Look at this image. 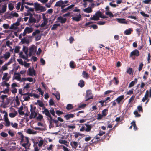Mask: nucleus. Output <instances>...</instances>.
<instances>
[{"mask_svg": "<svg viewBox=\"0 0 151 151\" xmlns=\"http://www.w3.org/2000/svg\"><path fill=\"white\" fill-rule=\"evenodd\" d=\"M26 132L27 133L29 134H35L36 133V132L30 129H27Z\"/></svg>", "mask_w": 151, "mask_h": 151, "instance_id": "nucleus-24", "label": "nucleus"}, {"mask_svg": "<svg viewBox=\"0 0 151 151\" xmlns=\"http://www.w3.org/2000/svg\"><path fill=\"white\" fill-rule=\"evenodd\" d=\"M91 19L93 20H98L99 19V18L98 16H97L95 14L93 15L92 17H91Z\"/></svg>", "mask_w": 151, "mask_h": 151, "instance_id": "nucleus-32", "label": "nucleus"}, {"mask_svg": "<svg viewBox=\"0 0 151 151\" xmlns=\"http://www.w3.org/2000/svg\"><path fill=\"white\" fill-rule=\"evenodd\" d=\"M137 109L138 111L139 112H143V109L142 106H137Z\"/></svg>", "mask_w": 151, "mask_h": 151, "instance_id": "nucleus-64", "label": "nucleus"}, {"mask_svg": "<svg viewBox=\"0 0 151 151\" xmlns=\"http://www.w3.org/2000/svg\"><path fill=\"white\" fill-rule=\"evenodd\" d=\"M75 116V115L73 114H68L65 115L64 117L66 118L67 120H68L69 119L73 118Z\"/></svg>", "mask_w": 151, "mask_h": 151, "instance_id": "nucleus-18", "label": "nucleus"}, {"mask_svg": "<svg viewBox=\"0 0 151 151\" xmlns=\"http://www.w3.org/2000/svg\"><path fill=\"white\" fill-rule=\"evenodd\" d=\"M40 31L39 30H36L32 34V36H35L37 34H39L40 33Z\"/></svg>", "mask_w": 151, "mask_h": 151, "instance_id": "nucleus-57", "label": "nucleus"}, {"mask_svg": "<svg viewBox=\"0 0 151 151\" xmlns=\"http://www.w3.org/2000/svg\"><path fill=\"white\" fill-rule=\"evenodd\" d=\"M3 113L4 114V121L8 120L9 119L8 117V114L7 112L5 111H3Z\"/></svg>", "mask_w": 151, "mask_h": 151, "instance_id": "nucleus-31", "label": "nucleus"}, {"mask_svg": "<svg viewBox=\"0 0 151 151\" xmlns=\"http://www.w3.org/2000/svg\"><path fill=\"white\" fill-rule=\"evenodd\" d=\"M59 142L60 144H63L65 145L66 146H68V142L65 140H63L62 139H59Z\"/></svg>", "mask_w": 151, "mask_h": 151, "instance_id": "nucleus-21", "label": "nucleus"}, {"mask_svg": "<svg viewBox=\"0 0 151 151\" xmlns=\"http://www.w3.org/2000/svg\"><path fill=\"white\" fill-rule=\"evenodd\" d=\"M85 98L86 99V101H88L90 99L93 98V96L91 90H88L86 91V94Z\"/></svg>", "mask_w": 151, "mask_h": 151, "instance_id": "nucleus-4", "label": "nucleus"}, {"mask_svg": "<svg viewBox=\"0 0 151 151\" xmlns=\"http://www.w3.org/2000/svg\"><path fill=\"white\" fill-rule=\"evenodd\" d=\"M18 27H17L15 26L14 24V23L11 25L10 27H9V29H13L14 30L17 29Z\"/></svg>", "mask_w": 151, "mask_h": 151, "instance_id": "nucleus-50", "label": "nucleus"}, {"mask_svg": "<svg viewBox=\"0 0 151 151\" xmlns=\"http://www.w3.org/2000/svg\"><path fill=\"white\" fill-rule=\"evenodd\" d=\"M34 45H33L32 46L30 47L29 48V56H31L32 55L33 53L35 52L34 51Z\"/></svg>", "mask_w": 151, "mask_h": 151, "instance_id": "nucleus-12", "label": "nucleus"}, {"mask_svg": "<svg viewBox=\"0 0 151 151\" xmlns=\"http://www.w3.org/2000/svg\"><path fill=\"white\" fill-rule=\"evenodd\" d=\"M8 96L6 95H2L0 97V98L2 100V101H4V99L5 98L7 97Z\"/></svg>", "mask_w": 151, "mask_h": 151, "instance_id": "nucleus-54", "label": "nucleus"}, {"mask_svg": "<svg viewBox=\"0 0 151 151\" xmlns=\"http://www.w3.org/2000/svg\"><path fill=\"white\" fill-rule=\"evenodd\" d=\"M71 145L72 147L76 149L78 147V143L76 141L71 142Z\"/></svg>", "mask_w": 151, "mask_h": 151, "instance_id": "nucleus-23", "label": "nucleus"}, {"mask_svg": "<svg viewBox=\"0 0 151 151\" xmlns=\"http://www.w3.org/2000/svg\"><path fill=\"white\" fill-rule=\"evenodd\" d=\"M8 8L9 9L10 11L12 10L14 8V6L12 3H10L9 4Z\"/></svg>", "mask_w": 151, "mask_h": 151, "instance_id": "nucleus-56", "label": "nucleus"}, {"mask_svg": "<svg viewBox=\"0 0 151 151\" xmlns=\"http://www.w3.org/2000/svg\"><path fill=\"white\" fill-rule=\"evenodd\" d=\"M38 116L36 117V119L38 121H41L43 119V116L41 114L38 113L37 114Z\"/></svg>", "mask_w": 151, "mask_h": 151, "instance_id": "nucleus-30", "label": "nucleus"}, {"mask_svg": "<svg viewBox=\"0 0 151 151\" xmlns=\"http://www.w3.org/2000/svg\"><path fill=\"white\" fill-rule=\"evenodd\" d=\"M116 19L117 20L118 22L120 23L123 24H127V22H126V20L124 18H116Z\"/></svg>", "mask_w": 151, "mask_h": 151, "instance_id": "nucleus-13", "label": "nucleus"}, {"mask_svg": "<svg viewBox=\"0 0 151 151\" xmlns=\"http://www.w3.org/2000/svg\"><path fill=\"white\" fill-rule=\"evenodd\" d=\"M132 31V29H127L124 32V33L126 35H129L131 34Z\"/></svg>", "mask_w": 151, "mask_h": 151, "instance_id": "nucleus-34", "label": "nucleus"}, {"mask_svg": "<svg viewBox=\"0 0 151 151\" xmlns=\"http://www.w3.org/2000/svg\"><path fill=\"white\" fill-rule=\"evenodd\" d=\"M85 125L86 127L85 131L87 132H90L91 129L92 128L93 125L91 124H85Z\"/></svg>", "mask_w": 151, "mask_h": 151, "instance_id": "nucleus-10", "label": "nucleus"}, {"mask_svg": "<svg viewBox=\"0 0 151 151\" xmlns=\"http://www.w3.org/2000/svg\"><path fill=\"white\" fill-rule=\"evenodd\" d=\"M81 16L80 14H79L77 17H74L72 18L73 21L78 22L81 20Z\"/></svg>", "mask_w": 151, "mask_h": 151, "instance_id": "nucleus-11", "label": "nucleus"}, {"mask_svg": "<svg viewBox=\"0 0 151 151\" xmlns=\"http://www.w3.org/2000/svg\"><path fill=\"white\" fill-rule=\"evenodd\" d=\"M149 91L148 90H147L146 91L145 94V95L144 97H143L142 99V101L143 102H144L146 100H147L148 97V95H149Z\"/></svg>", "mask_w": 151, "mask_h": 151, "instance_id": "nucleus-16", "label": "nucleus"}, {"mask_svg": "<svg viewBox=\"0 0 151 151\" xmlns=\"http://www.w3.org/2000/svg\"><path fill=\"white\" fill-rule=\"evenodd\" d=\"M7 6L6 4L4 5L2 7L1 11L2 13L5 12L6 10Z\"/></svg>", "mask_w": 151, "mask_h": 151, "instance_id": "nucleus-35", "label": "nucleus"}, {"mask_svg": "<svg viewBox=\"0 0 151 151\" xmlns=\"http://www.w3.org/2000/svg\"><path fill=\"white\" fill-rule=\"evenodd\" d=\"M30 106L31 108V114L29 116V119H31L32 118H35L37 115V114L35 112L36 109V107L35 106L33 108V106L32 104L30 105Z\"/></svg>", "mask_w": 151, "mask_h": 151, "instance_id": "nucleus-2", "label": "nucleus"}, {"mask_svg": "<svg viewBox=\"0 0 151 151\" xmlns=\"http://www.w3.org/2000/svg\"><path fill=\"white\" fill-rule=\"evenodd\" d=\"M140 55L139 51L137 49H135L131 52L129 55V57L132 58V60L136 59V57L139 56Z\"/></svg>", "mask_w": 151, "mask_h": 151, "instance_id": "nucleus-1", "label": "nucleus"}, {"mask_svg": "<svg viewBox=\"0 0 151 151\" xmlns=\"http://www.w3.org/2000/svg\"><path fill=\"white\" fill-rule=\"evenodd\" d=\"M83 77L86 79H88L89 78L88 74L85 71H83L82 73Z\"/></svg>", "mask_w": 151, "mask_h": 151, "instance_id": "nucleus-29", "label": "nucleus"}, {"mask_svg": "<svg viewBox=\"0 0 151 151\" xmlns=\"http://www.w3.org/2000/svg\"><path fill=\"white\" fill-rule=\"evenodd\" d=\"M0 135L3 137H6L8 136V134L7 133L3 132H2L1 133Z\"/></svg>", "mask_w": 151, "mask_h": 151, "instance_id": "nucleus-41", "label": "nucleus"}, {"mask_svg": "<svg viewBox=\"0 0 151 151\" xmlns=\"http://www.w3.org/2000/svg\"><path fill=\"white\" fill-rule=\"evenodd\" d=\"M74 62L73 61H71L70 63V67L73 68H74L75 67L74 66Z\"/></svg>", "mask_w": 151, "mask_h": 151, "instance_id": "nucleus-63", "label": "nucleus"}, {"mask_svg": "<svg viewBox=\"0 0 151 151\" xmlns=\"http://www.w3.org/2000/svg\"><path fill=\"white\" fill-rule=\"evenodd\" d=\"M63 4V1L62 0H60L56 2L54 6L56 7H61V5Z\"/></svg>", "mask_w": 151, "mask_h": 151, "instance_id": "nucleus-17", "label": "nucleus"}, {"mask_svg": "<svg viewBox=\"0 0 151 151\" xmlns=\"http://www.w3.org/2000/svg\"><path fill=\"white\" fill-rule=\"evenodd\" d=\"M37 102L38 104V105L39 106L41 107H43L44 106V104L43 103V102L42 101H41L40 100H37Z\"/></svg>", "mask_w": 151, "mask_h": 151, "instance_id": "nucleus-46", "label": "nucleus"}, {"mask_svg": "<svg viewBox=\"0 0 151 151\" xmlns=\"http://www.w3.org/2000/svg\"><path fill=\"white\" fill-rule=\"evenodd\" d=\"M36 21V19L35 18L33 17L32 14H31L28 20L29 22L30 23H35Z\"/></svg>", "mask_w": 151, "mask_h": 151, "instance_id": "nucleus-9", "label": "nucleus"}, {"mask_svg": "<svg viewBox=\"0 0 151 151\" xmlns=\"http://www.w3.org/2000/svg\"><path fill=\"white\" fill-rule=\"evenodd\" d=\"M124 95H122L118 97L116 99L115 101H116L118 104H122L123 103V101L122 102L124 98Z\"/></svg>", "mask_w": 151, "mask_h": 151, "instance_id": "nucleus-5", "label": "nucleus"}, {"mask_svg": "<svg viewBox=\"0 0 151 151\" xmlns=\"http://www.w3.org/2000/svg\"><path fill=\"white\" fill-rule=\"evenodd\" d=\"M107 109H105L102 111V114L104 116H106L107 114Z\"/></svg>", "mask_w": 151, "mask_h": 151, "instance_id": "nucleus-40", "label": "nucleus"}, {"mask_svg": "<svg viewBox=\"0 0 151 151\" xmlns=\"http://www.w3.org/2000/svg\"><path fill=\"white\" fill-rule=\"evenodd\" d=\"M99 103L101 104V106H106V104H104L105 103V101L103 100H102L99 101Z\"/></svg>", "mask_w": 151, "mask_h": 151, "instance_id": "nucleus-51", "label": "nucleus"}, {"mask_svg": "<svg viewBox=\"0 0 151 151\" xmlns=\"http://www.w3.org/2000/svg\"><path fill=\"white\" fill-rule=\"evenodd\" d=\"M49 105L50 106H53L54 104V102L53 101V100L52 99H50L49 101Z\"/></svg>", "mask_w": 151, "mask_h": 151, "instance_id": "nucleus-58", "label": "nucleus"}, {"mask_svg": "<svg viewBox=\"0 0 151 151\" xmlns=\"http://www.w3.org/2000/svg\"><path fill=\"white\" fill-rule=\"evenodd\" d=\"M10 15L13 17H18L19 16L18 14L16 13V12H14V13H12L11 12Z\"/></svg>", "mask_w": 151, "mask_h": 151, "instance_id": "nucleus-53", "label": "nucleus"}, {"mask_svg": "<svg viewBox=\"0 0 151 151\" xmlns=\"http://www.w3.org/2000/svg\"><path fill=\"white\" fill-rule=\"evenodd\" d=\"M135 98V96L134 95L132 96L129 99L128 102L129 103H130Z\"/></svg>", "mask_w": 151, "mask_h": 151, "instance_id": "nucleus-59", "label": "nucleus"}, {"mask_svg": "<svg viewBox=\"0 0 151 151\" xmlns=\"http://www.w3.org/2000/svg\"><path fill=\"white\" fill-rule=\"evenodd\" d=\"M66 108L67 110H70L72 109L73 108V106L71 104H68L67 105Z\"/></svg>", "mask_w": 151, "mask_h": 151, "instance_id": "nucleus-39", "label": "nucleus"}, {"mask_svg": "<svg viewBox=\"0 0 151 151\" xmlns=\"http://www.w3.org/2000/svg\"><path fill=\"white\" fill-rule=\"evenodd\" d=\"M9 91V89L6 88L3 91H1L0 93H3L4 94L7 93H8Z\"/></svg>", "mask_w": 151, "mask_h": 151, "instance_id": "nucleus-45", "label": "nucleus"}, {"mask_svg": "<svg viewBox=\"0 0 151 151\" xmlns=\"http://www.w3.org/2000/svg\"><path fill=\"white\" fill-rule=\"evenodd\" d=\"M84 81L83 80H81L78 84V85L81 87H83L84 86Z\"/></svg>", "mask_w": 151, "mask_h": 151, "instance_id": "nucleus-26", "label": "nucleus"}, {"mask_svg": "<svg viewBox=\"0 0 151 151\" xmlns=\"http://www.w3.org/2000/svg\"><path fill=\"white\" fill-rule=\"evenodd\" d=\"M134 114L135 115L136 117H139L141 116V115L138 113L137 111H134Z\"/></svg>", "mask_w": 151, "mask_h": 151, "instance_id": "nucleus-60", "label": "nucleus"}, {"mask_svg": "<svg viewBox=\"0 0 151 151\" xmlns=\"http://www.w3.org/2000/svg\"><path fill=\"white\" fill-rule=\"evenodd\" d=\"M18 134L20 136V138H21L20 143L21 145L22 143H25L29 141V138L27 137L24 136L21 132H19Z\"/></svg>", "mask_w": 151, "mask_h": 151, "instance_id": "nucleus-3", "label": "nucleus"}, {"mask_svg": "<svg viewBox=\"0 0 151 151\" xmlns=\"http://www.w3.org/2000/svg\"><path fill=\"white\" fill-rule=\"evenodd\" d=\"M53 123H55V125L56 127H58L59 126L60 127L61 126V125H59L58 124L59 122L57 120H53Z\"/></svg>", "mask_w": 151, "mask_h": 151, "instance_id": "nucleus-36", "label": "nucleus"}, {"mask_svg": "<svg viewBox=\"0 0 151 151\" xmlns=\"http://www.w3.org/2000/svg\"><path fill=\"white\" fill-rule=\"evenodd\" d=\"M60 25V24H54L53 27L51 28V30H55Z\"/></svg>", "mask_w": 151, "mask_h": 151, "instance_id": "nucleus-28", "label": "nucleus"}, {"mask_svg": "<svg viewBox=\"0 0 151 151\" xmlns=\"http://www.w3.org/2000/svg\"><path fill=\"white\" fill-rule=\"evenodd\" d=\"M24 29L25 31L28 33H31L33 31V28L32 27H26Z\"/></svg>", "mask_w": 151, "mask_h": 151, "instance_id": "nucleus-19", "label": "nucleus"}, {"mask_svg": "<svg viewBox=\"0 0 151 151\" xmlns=\"http://www.w3.org/2000/svg\"><path fill=\"white\" fill-rule=\"evenodd\" d=\"M31 145V144L29 142H27L26 143H22L21 145L23 147L25 148L26 150L29 149V148Z\"/></svg>", "mask_w": 151, "mask_h": 151, "instance_id": "nucleus-7", "label": "nucleus"}, {"mask_svg": "<svg viewBox=\"0 0 151 151\" xmlns=\"http://www.w3.org/2000/svg\"><path fill=\"white\" fill-rule=\"evenodd\" d=\"M35 10L37 11H40L41 6L37 3H35Z\"/></svg>", "mask_w": 151, "mask_h": 151, "instance_id": "nucleus-33", "label": "nucleus"}, {"mask_svg": "<svg viewBox=\"0 0 151 151\" xmlns=\"http://www.w3.org/2000/svg\"><path fill=\"white\" fill-rule=\"evenodd\" d=\"M143 66V63L142 62L140 63L139 65L138 68V70L139 72L141 71L142 69Z\"/></svg>", "mask_w": 151, "mask_h": 151, "instance_id": "nucleus-49", "label": "nucleus"}, {"mask_svg": "<svg viewBox=\"0 0 151 151\" xmlns=\"http://www.w3.org/2000/svg\"><path fill=\"white\" fill-rule=\"evenodd\" d=\"M50 113L52 114L55 117H56V116L55 114V112L54 111V109L53 108H51V110H50Z\"/></svg>", "mask_w": 151, "mask_h": 151, "instance_id": "nucleus-42", "label": "nucleus"}, {"mask_svg": "<svg viewBox=\"0 0 151 151\" xmlns=\"http://www.w3.org/2000/svg\"><path fill=\"white\" fill-rule=\"evenodd\" d=\"M57 19L59 20H60V22L61 23L63 24L65 23L66 22L67 19L66 18H63L61 16L58 17Z\"/></svg>", "mask_w": 151, "mask_h": 151, "instance_id": "nucleus-14", "label": "nucleus"}, {"mask_svg": "<svg viewBox=\"0 0 151 151\" xmlns=\"http://www.w3.org/2000/svg\"><path fill=\"white\" fill-rule=\"evenodd\" d=\"M137 82V78H135L134 81H131L129 84V87L131 88L133 87L135 84Z\"/></svg>", "mask_w": 151, "mask_h": 151, "instance_id": "nucleus-15", "label": "nucleus"}, {"mask_svg": "<svg viewBox=\"0 0 151 151\" xmlns=\"http://www.w3.org/2000/svg\"><path fill=\"white\" fill-rule=\"evenodd\" d=\"M20 47L19 46L16 47L14 49V52L15 53H18L19 52Z\"/></svg>", "mask_w": 151, "mask_h": 151, "instance_id": "nucleus-48", "label": "nucleus"}, {"mask_svg": "<svg viewBox=\"0 0 151 151\" xmlns=\"http://www.w3.org/2000/svg\"><path fill=\"white\" fill-rule=\"evenodd\" d=\"M21 42L22 44H29V40L28 39H26L25 38H22L21 39Z\"/></svg>", "mask_w": 151, "mask_h": 151, "instance_id": "nucleus-27", "label": "nucleus"}, {"mask_svg": "<svg viewBox=\"0 0 151 151\" xmlns=\"http://www.w3.org/2000/svg\"><path fill=\"white\" fill-rule=\"evenodd\" d=\"M95 14L97 16H98L99 17H99H101V16L102 14L101 12H100V11H98L97 12H96V13Z\"/></svg>", "mask_w": 151, "mask_h": 151, "instance_id": "nucleus-62", "label": "nucleus"}, {"mask_svg": "<svg viewBox=\"0 0 151 151\" xmlns=\"http://www.w3.org/2000/svg\"><path fill=\"white\" fill-rule=\"evenodd\" d=\"M105 14L106 15H109L111 18L113 17L114 16V15L112 12H107L105 13Z\"/></svg>", "mask_w": 151, "mask_h": 151, "instance_id": "nucleus-37", "label": "nucleus"}, {"mask_svg": "<svg viewBox=\"0 0 151 151\" xmlns=\"http://www.w3.org/2000/svg\"><path fill=\"white\" fill-rule=\"evenodd\" d=\"M3 27L5 29H9V26L8 24H4L3 25Z\"/></svg>", "mask_w": 151, "mask_h": 151, "instance_id": "nucleus-52", "label": "nucleus"}, {"mask_svg": "<svg viewBox=\"0 0 151 151\" xmlns=\"http://www.w3.org/2000/svg\"><path fill=\"white\" fill-rule=\"evenodd\" d=\"M140 14L143 16L148 18L149 17V15L145 14L144 12L143 11H141L140 12Z\"/></svg>", "mask_w": 151, "mask_h": 151, "instance_id": "nucleus-44", "label": "nucleus"}, {"mask_svg": "<svg viewBox=\"0 0 151 151\" xmlns=\"http://www.w3.org/2000/svg\"><path fill=\"white\" fill-rule=\"evenodd\" d=\"M10 56V54L9 52H7L3 56H1V58H3V57L5 59H8Z\"/></svg>", "mask_w": 151, "mask_h": 151, "instance_id": "nucleus-20", "label": "nucleus"}, {"mask_svg": "<svg viewBox=\"0 0 151 151\" xmlns=\"http://www.w3.org/2000/svg\"><path fill=\"white\" fill-rule=\"evenodd\" d=\"M11 125L13 128L16 129L18 128V124L16 123H14V124L13 123H11Z\"/></svg>", "mask_w": 151, "mask_h": 151, "instance_id": "nucleus-55", "label": "nucleus"}, {"mask_svg": "<svg viewBox=\"0 0 151 151\" xmlns=\"http://www.w3.org/2000/svg\"><path fill=\"white\" fill-rule=\"evenodd\" d=\"M23 50L25 54L26 55L27 54L28 52V49L27 47L24 46L23 48Z\"/></svg>", "mask_w": 151, "mask_h": 151, "instance_id": "nucleus-43", "label": "nucleus"}, {"mask_svg": "<svg viewBox=\"0 0 151 151\" xmlns=\"http://www.w3.org/2000/svg\"><path fill=\"white\" fill-rule=\"evenodd\" d=\"M86 106V104H82L79 105L78 106V109L77 110H80L81 109L84 108Z\"/></svg>", "mask_w": 151, "mask_h": 151, "instance_id": "nucleus-38", "label": "nucleus"}, {"mask_svg": "<svg viewBox=\"0 0 151 151\" xmlns=\"http://www.w3.org/2000/svg\"><path fill=\"white\" fill-rule=\"evenodd\" d=\"M53 94L55 96L58 100H60V95L59 93H57L56 94L53 93Z\"/></svg>", "mask_w": 151, "mask_h": 151, "instance_id": "nucleus-47", "label": "nucleus"}, {"mask_svg": "<svg viewBox=\"0 0 151 151\" xmlns=\"http://www.w3.org/2000/svg\"><path fill=\"white\" fill-rule=\"evenodd\" d=\"M50 112L49 110L46 108H45L44 111H42L43 113H44L46 116L49 117L51 120H52V118L50 113Z\"/></svg>", "mask_w": 151, "mask_h": 151, "instance_id": "nucleus-6", "label": "nucleus"}, {"mask_svg": "<svg viewBox=\"0 0 151 151\" xmlns=\"http://www.w3.org/2000/svg\"><path fill=\"white\" fill-rule=\"evenodd\" d=\"M14 75H17V76H16L15 77V79L19 81L20 80L21 78L20 77V75L19 73H17L16 72H15L14 73Z\"/></svg>", "mask_w": 151, "mask_h": 151, "instance_id": "nucleus-22", "label": "nucleus"}, {"mask_svg": "<svg viewBox=\"0 0 151 151\" xmlns=\"http://www.w3.org/2000/svg\"><path fill=\"white\" fill-rule=\"evenodd\" d=\"M16 114L17 113H11L9 114V115L10 117L11 118H13L15 117L16 116Z\"/></svg>", "mask_w": 151, "mask_h": 151, "instance_id": "nucleus-61", "label": "nucleus"}, {"mask_svg": "<svg viewBox=\"0 0 151 151\" xmlns=\"http://www.w3.org/2000/svg\"><path fill=\"white\" fill-rule=\"evenodd\" d=\"M29 75L30 76H33V75H35L36 74L35 71L34 70L33 67L32 69L30 68L28 70Z\"/></svg>", "mask_w": 151, "mask_h": 151, "instance_id": "nucleus-8", "label": "nucleus"}, {"mask_svg": "<svg viewBox=\"0 0 151 151\" xmlns=\"http://www.w3.org/2000/svg\"><path fill=\"white\" fill-rule=\"evenodd\" d=\"M84 12L87 13H90L92 12V10L91 7H88L84 9Z\"/></svg>", "mask_w": 151, "mask_h": 151, "instance_id": "nucleus-25", "label": "nucleus"}]
</instances>
